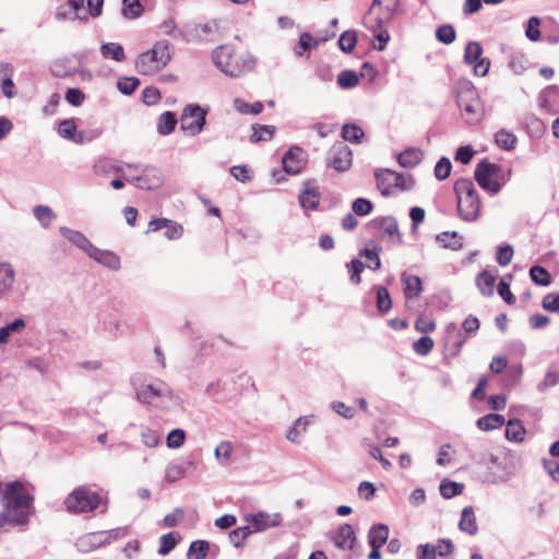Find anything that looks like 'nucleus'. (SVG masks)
<instances>
[{
    "mask_svg": "<svg viewBox=\"0 0 559 559\" xmlns=\"http://www.w3.org/2000/svg\"><path fill=\"white\" fill-rule=\"evenodd\" d=\"M186 440V432L180 428L173 429L167 438L166 443L169 449H179Z\"/></svg>",
    "mask_w": 559,
    "mask_h": 559,
    "instance_id": "e2e57ef3",
    "label": "nucleus"
},
{
    "mask_svg": "<svg viewBox=\"0 0 559 559\" xmlns=\"http://www.w3.org/2000/svg\"><path fill=\"white\" fill-rule=\"evenodd\" d=\"M342 136L345 141L359 143L364 136V130L356 124H345L342 130Z\"/></svg>",
    "mask_w": 559,
    "mask_h": 559,
    "instance_id": "bf43d9fd",
    "label": "nucleus"
},
{
    "mask_svg": "<svg viewBox=\"0 0 559 559\" xmlns=\"http://www.w3.org/2000/svg\"><path fill=\"white\" fill-rule=\"evenodd\" d=\"M1 499L4 510L0 513V527L8 523L22 525L28 522L33 513V497L21 481L8 483Z\"/></svg>",
    "mask_w": 559,
    "mask_h": 559,
    "instance_id": "f257e3e1",
    "label": "nucleus"
},
{
    "mask_svg": "<svg viewBox=\"0 0 559 559\" xmlns=\"http://www.w3.org/2000/svg\"><path fill=\"white\" fill-rule=\"evenodd\" d=\"M503 424H504V417L499 414H488V415L480 417L477 420V427L484 431L497 429V428L503 426Z\"/></svg>",
    "mask_w": 559,
    "mask_h": 559,
    "instance_id": "f704fd0d",
    "label": "nucleus"
},
{
    "mask_svg": "<svg viewBox=\"0 0 559 559\" xmlns=\"http://www.w3.org/2000/svg\"><path fill=\"white\" fill-rule=\"evenodd\" d=\"M75 545L81 552H88L105 546L100 532H93L81 536Z\"/></svg>",
    "mask_w": 559,
    "mask_h": 559,
    "instance_id": "b1692460",
    "label": "nucleus"
},
{
    "mask_svg": "<svg viewBox=\"0 0 559 559\" xmlns=\"http://www.w3.org/2000/svg\"><path fill=\"white\" fill-rule=\"evenodd\" d=\"M312 417L313 416H301L297 418L286 433L287 440L293 443L300 444L301 437L307 431V427Z\"/></svg>",
    "mask_w": 559,
    "mask_h": 559,
    "instance_id": "5701e85b",
    "label": "nucleus"
},
{
    "mask_svg": "<svg viewBox=\"0 0 559 559\" xmlns=\"http://www.w3.org/2000/svg\"><path fill=\"white\" fill-rule=\"evenodd\" d=\"M317 45L318 40L313 39L310 33H302L299 37L298 48H295V53L300 57L304 51H308Z\"/></svg>",
    "mask_w": 559,
    "mask_h": 559,
    "instance_id": "69168bd1",
    "label": "nucleus"
},
{
    "mask_svg": "<svg viewBox=\"0 0 559 559\" xmlns=\"http://www.w3.org/2000/svg\"><path fill=\"white\" fill-rule=\"evenodd\" d=\"M170 60V43L167 39H159L151 49L138 56L135 68L141 74L153 75L165 68Z\"/></svg>",
    "mask_w": 559,
    "mask_h": 559,
    "instance_id": "39448f33",
    "label": "nucleus"
},
{
    "mask_svg": "<svg viewBox=\"0 0 559 559\" xmlns=\"http://www.w3.org/2000/svg\"><path fill=\"white\" fill-rule=\"evenodd\" d=\"M423 159V152L419 148H407L400 153L397 162L402 167L413 168Z\"/></svg>",
    "mask_w": 559,
    "mask_h": 559,
    "instance_id": "7c9ffc66",
    "label": "nucleus"
},
{
    "mask_svg": "<svg viewBox=\"0 0 559 559\" xmlns=\"http://www.w3.org/2000/svg\"><path fill=\"white\" fill-rule=\"evenodd\" d=\"M402 282L405 286L404 295L407 299L417 297L423 290L421 280L417 275H408L404 273L402 274Z\"/></svg>",
    "mask_w": 559,
    "mask_h": 559,
    "instance_id": "c85d7f7f",
    "label": "nucleus"
},
{
    "mask_svg": "<svg viewBox=\"0 0 559 559\" xmlns=\"http://www.w3.org/2000/svg\"><path fill=\"white\" fill-rule=\"evenodd\" d=\"M33 213L44 228H48L55 218L52 210L46 205H36L33 209Z\"/></svg>",
    "mask_w": 559,
    "mask_h": 559,
    "instance_id": "a19ab883",
    "label": "nucleus"
},
{
    "mask_svg": "<svg viewBox=\"0 0 559 559\" xmlns=\"http://www.w3.org/2000/svg\"><path fill=\"white\" fill-rule=\"evenodd\" d=\"M94 173L98 176H108L111 174L119 175L120 177H128L123 166L118 164L116 160L107 157L98 158L94 166Z\"/></svg>",
    "mask_w": 559,
    "mask_h": 559,
    "instance_id": "a211bd4d",
    "label": "nucleus"
},
{
    "mask_svg": "<svg viewBox=\"0 0 559 559\" xmlns=\"http://www.w3.org/2000/svg\"><path fill=\"white\" fill-rule=\"evenodd\" d=\"M483 48L478 41H469L464 50V61L467 64H474L481 58Z\"/></svg>",
    "mask_w": 559,
    "mask_h": 559,
    "instance_id": "37998d69",
    "label": "nucleus"
},
{
    "mask_svg": "<svg viewBox=\"0 0 559 559\" xmlns=\"http://www.w3.org/2000/svg\"><path fill=\"white\" fill-rule=\"evenodd\" d=\"M207 111L197 104H189L185 107L180 122L181 129L190 135H197L204 129Z\"/></svg>",
    "mask_w": 559,
    "mask_h": 559,
    "instance_id": "9d476101",
    "label": "nucleus"
},
{
    "mask_svg": "<svg viewBox=\"0 0 559 559\" xmlns=\"http://www.w3.org/2000/svg\"><path fill=\"white\" fill-rule=\"evenodd\" d=\"M451 162L448 157H441L435 166V176L438 180H444L450 176Z\"/></svg>",
    "mask_w": 559,
    "mask_h": 559,
    "instance_id": "774afa93",
    "label": "nucleus"
},
{
    "mask_svg": "<svg viewBox=\"0 0 559 559\" xmlns=\"http://www.w3.org/2000/svg\"><path fill=\"white\" fill-rule=\"evenodd\" d=\"M177 122L178 120L174 112L165 111L158 118L157 132L162 135H168L174 132Z\"/></svg>",
    "mask_w": 559,
    "mask_h": 559,
    "instance_id": "2f4dec72",
    "label": "nucleus"
},
{
    "mask_svg": "<svg viewBox=\"0 0 559 559\" xmlns=\"http://www.w3.org/2000/svg\"><path fill=\"white\" fill-rule=\"evenodd\" d=\"M26 328V321L23 318H16L12 322L0 328V346L7 345L11 337L22 334Z\"/></svg>",
    "mask_w": 559,
    "mask_h": 559,
    "instance_id": "4be33fe9",
    "label": "nucleus"
},
{
    "mask_svg": "<svg viewBox=\"0 0 559 559\" xmlns=\"http://www.w3.org/2000/svg\"><path fill=\"white\" fill-rule=\"evenodd\" d=\"M453 189L457 199L460 217L465 222L476 221L480 212V200L472 180L457 179Z\"/></svg>",
    "mask_w": 559,
    "mask_h": 559,
    "instance_id": "423d86ee",
    "label": "nucleus"
},
{
    "mask_svg": "<svg viewBox=\"0 0 559 559\" xmlns=\"http://www.w3.org/2000/svg\"><path fill=\"white\" fill-rule=\"evenodd\" d=\"M50 70L56 78H68L78 72V67L74 64L73 58L62 57L51 63Z\"/></svg>",
    "mask_w": 559,
    "mask_h": 559,
    "instance_id": "aec40b11",
    "label": "nucleus"
},
{
    "mask_svg": "<svg viewBox=\"0 0 559 559\" xmlns=\"http://www.w3.org/2000/svg\"><path fill=\"white\" fill-rule=\"evenodd\" d=\"M459 527L462 532L469 535H475L477 533L478 526L476 524V516L473 507L468 506L462 510Z\"/></svg>",
    "mask_w": 559,
    "mask_h": 559,
    "instance_id": "bb28decb",
    "label": "nucleus"
},
{
    "mask_svg": "<svg viewBox=\"0 0 559 559\" xmlns=\"http://www.w3.org/2000/svg\"><path fill=\"white\" fill-rule=\"evenodd\" d=\"M530 275L532 281L540 286H548L551 282L549 273L543 266H532L530 270Z\"/></svg>",
    "mask_w": 559,
    "mask_h": 559,
    "instance_id": "5fc2aeb1",
    "label": "nucleus"
},
{
    "mask_svg": "<svg viewBox=\"0 0 559 559\" xmlns=\"http://www.w3.org/2000/svg\"><path fill=\"white\" fill-rule=\"evenodd\" d=\"M389 174H393V171L385 169L383 171L376 173L377 186L383 195H389L393 188V180L388 176Z\"/></svg>",
    "mask_w": 559,
    "mask_h": 559,
    "instance_id": "3c124183",
    "label": "nucleus"
},
{
    "mask_svg": "<svg viewBox=\"0 0 559 559\" xmlns=\"http://www.w3.org/2000/svg\"><path fill=\"white\" fill-rule=\"evenodd\" d=\"M377 308L381 313H385L392 308L390 293L383 286L377 287Z\"/></svg>",
    "mask_w": 559,
    "mask_h": 559,
    "instance_id": "8fccbe9b",
    "label": "nucleus"
},
{
    "mask_svg": "<svg viewBox=\"0 0 559 559\" xmlns=\"http://www.w3.org/2000/svg\"><path fill=\"white\" fill-rule=\"evenodd\" d=\"M102 538L104 540V545L110 544L115 540L121 539L128 535L127 527H117L109 531H99Z\"/></svg>",
    "mask_w": 559,
    "mask_h": 559,
    "instance_id": "338daca9",
    "label": "nucleus"
},
{
    "mask_svg": "<svg viewBox=\"0 0 559 559\" xmlns=\"http://www.w3.org/2000/svg\"><path fill=\"white\" fill-rule=\"evenodd\" d=\"M178 540L179 535L175 532L163 535L160 537L158 554L163 556L169 554L176 547Z\"/></svg>",
    "mask_w": 559,
    "mask_h": 559,
    "instance_id": "864d4df0",
    "label": "nucleus"
},
{
    "mask_svg": "<svg viewBox=\"0 0 559 559\" xmlns=\"http://www.w3.org/2000/svg\"><path fill=\"white\" fill-rule=\"evenodd\" d=\"M57 132L61 138L72 141L76 133L75 120L71 118L59 121Z\"/></svg>",
    "mask_w": 559,
    "mask_h": 559,
    "instance_id": "09e8293b",
    "label": "nucleus"
},
{
    "mask_svg": "<svg viewBox=\"0 0 559 559\" xmlns=\"http://www.w3.org/2000/svg\"><path fill=\"white\" fill-rule=\"evenodd\" d=\"M11 75V67L9 64H0V81H1V90L5 97L13 98L14 93V83Z\"/></svg>",
    "mask_w": 559,
    "mask_h": 559,
    "instance_id": "473e14b6",
    "label": "nucleus"
},
{
    "mask_svg": "<svg viewBox=\"0 0 559 559\" xmlns=\"http://www.w3.org/2000/svg\"><path fill=\"white\" fill-rule=\"evenodd\" d=\"M527 63L528 61L525 56L523 53L516 52L511 55L509 60V68L514 74L521 75L526 71Z\"/></svg>",
    "mask_w": 559,
    "mask_h": 559,
    "instance_id": "603ef678",
    "label": "nucleus"
},
{
    "mask_svg": "<svg viewBox=\"0 0 559 559\" xmlns=\"http://www.w3.org/2000/svg\"><path fill=\"white\" fill-rule=\"evenodd\" d=\"M103 133V129L102 128H96V129H93V130H88V131H78L76 130V133L74 134V138L72 139V142H74L75 144H84V143H88V142H92L93 140L99 138Z\"/></svg>",
    "mask_w": 559,
    "mask_h": 559,
    "instance_id": "052dcab7",
    "label": "nucleus"
},
{
    "mask_svg": "<svg viewBox=\"0 0 559 559\" xmlns=\"http://www.w3.org/2000/svg\"><path fill=\"white\" fill-rule=\"evenodd\" d=\"M141 440L147 448H156L160 442V435L157 430L143 427L141 431Z\"/></svg>",
    "mask_w": 559,
    "mask_h": 559,
    "instance_id": "680f3d73",
    "label": "nucleus"
},
{
    "mask_svg": "<svg viewBox=\"0 0 559 559\" xmlns=\"http://www.w3.org/2000/svg\"><path fill=\"white\" fill-rule=\"evenodd\" d=\"M126 167L138 173L126 177V181L134 185L136 188L152 190L160 187L163 183V174L155 166L127 164Z\"/></svg>",
    "mask_w": 559,
    "mask_h": 559,
    "instance_id": "6e6552de",
    "label": "nucleus"
},
{
    "mask_svg": "<svg viewBox=\"0 0 559 559\" xmlns=\"http://www.w3.org/2000/svg\"><path fill=\"white\" fill-rule=\"evenodd\" d=\"M186 476V468L181 463L171 462L165 471V480L169 484L175 483Z\"/></svg>",
    "mask_w": 559,
    "mask_h": 559,
    "instance_id": "79ce46f5",
    "label": "nucleus"
},
{
    "mask_svg": "<svg viewBox=\"0 0 559 559\" xmlns=\"http://www.w3.org/2000/svg\"><path fill=\"white\" fill-rule=\"evenodd\" d=\"M397 5L399 0H373L362 17L364 26L373 34L378 41L373 45L378 51L384 50L390 40V34L384 25L392 20Z\"/></svg>",
    "mask_w": 559,
    "mask_h": 559,
    "instance_id": "f03ea898",
    "label": "nucleus"
},
{
    "mask_svg": "<svg viewBox=\"0 0 559 559\" xmlns=\"http://www.w3.org/2000/svg\"><path fill=\"white\" fill-rule=\"evenodd\" d=\"M320 202L318 189L308 182L305 190L299 194V203L305 210H314Z\"/></svg>",
    "mask_w": 559,
    "mask_h": 559,
    "instance_id": "393cba45",
    "label": "nucleus"
},
{
    "mask_svg": "<svg viewBox=\"0 0 559 559\" xmlns=\"http://www.w3.org/2000/svg\"><path fill=\"white\" fill-rule=\"evenodd\" d=\"M433 348V340L429 336H421L413 343V349L420 356L428 355Z\"/></svg>",
    "mask_w": 559,
    "mask_h": 559,
    "instance_id": "0e129e2a",
    "label": "nucleus"
},
{
    "mask_svg": "<svg viewBox=\"0 0 559 559\" xmlns=\"http://www.w3.org/2000/svg\"><path fill=\"white\" fill-rule=\"evenodd\" d=\"M132 385L136 400L142 404L168 408L178 405L180 402L173 389L164 381L156 380L152 383H138L136 378H132Z\"/></svg>",
    "mask_w": 559,
    "mask_h": 559,
    "instance_id": "7ed1b4c3",
    "label": "nucleus"
},
{
    "mask_svg": "<svg viewBox=\"0 0 559 559\" xmlns=\"http://www.w3.org/2000/svg\"><path fill=\"white\" fill-rule=\"evenodd\" d=\"M282 162L286 173L297 175L306 164V154L302 148L295 146L283 156Z\"/></svg>",
    "mask_w": 559,
    "mask_h": 559,
    "instance_id": "4468645a",
    "label": "nucleus"
},
{
    "mask_svg": "<svg viewBox=\"0 0 559 559\" xmlns=\"http://www.w3.org/2000/svg\"><path fill=\"white\" fill-rule=\"evenodd\" d=\"M252 129H253V132L250 136V141L253 143H257L260 141H269L272 139V136L275 132V127H273V126L254 124L252 127Z\"/></svg>",
    "mask_w": 559,
    "mask_h": 559,
    "instance_id": "ea45409f",
    "label": "nucleus"
},
{
    "mask_svg": "<svg viewBox=\"0 0 559 559\" xmlns=\"http://www.w3.org/2000/svg\"><path fill=\"white\" fill-rule=\"evenodd\" d=\"M455 29L450 24L441 25L436 31V38L445 45H450L455 40Z\"/></svg>",
    "mask_w": 559,
    "mask_h": 559,
    "instance_id": "13d9d810",
    "label": "nucleus"
},
{
    "mask_svg": "<svg viewBox=\"0 0 559 559\" xmlns=\"http://www.w3.org/2000/svg\"><path fill=\"white\" fill-rule=\"evenodd\" d=\"M59 231L62 237L84 251L86 254H88V252H91L94 247V245L81 231L73 230L68 227H60Z\"/></svg>",
    "mask_w": 559,
    "mask_h": 559,
    "instance_id": "6ab92c4d",
    "label": "nucleus"
},
{
    "mask_svg": "<svg viewBox=\"0 0 559 559\" xmlns=\"http://www.w3.org/2000/svg\"><path fill=\"white\" fill-rule=\"evenodd\" d=\"M437 240L441 242L444 248L452 250H457L463 246L462 236H460L456 231H443L437 236Z\"/></svg>",
    "mask_w": 559,
    "mask_h": 559,
    "instance_id": "c9c22d12",
    "label": "nucleus"
},
{
    "mask_svg": "<svg viewBox=\"0 0 559 559\" xmlns=\"http://www.w3.org/2000/svg\"><path fill=\"white\" fill-rule=\"evenodd\" d=\"M102 56L107 60L122 62L126 60V52L122 45L118 43H105L99 48Z\"/></svg>",
    "mask_w": 559,
    "mask_h": 559,
    "instance_id": "cd10ccee",
    "label": "nucleus"
},
{
    "mask_svg": "<svg viewBox=\"0 0 559 559\" xmlns=\"http://www.w3.org/2000/svg\"><path fill=\"white\" fill-rule=\"evenodd\" d=\"M213 61L222 72L231 78H239L253 70L255 66L250 55L236 56L229 45L219 46L213 53Z\"/></svg>",
    "mask_w": 559,
    "mask_h": 559,
    "instance_id": "20e7f679",
    "label": "nucleus"
},
{
    "mask_svg": "<svg viewBox=\"0 0 559 559\" xmlns=\"http://www.w3.org/2000/svg\"><path fill=\"white\" fill-rule=\"evenodd\" d=\"M497 272L485 270L476 277V285L484 296H491L493 294V286L496 283Z\"/></svg>",
    "mask_w": 559,
    "mask_h": 559,
    "instance_id": "a878e982",
    "label": "nucleus"
},
{
    "mask_svg": "<svg viewBox=\"0 0 559 559\" xmlns=\"http://www.w3.org/2000/svg\"><path fill=\"white\" fill-rule=\"evenodd\" d=\"M210 545L205 540L192 542L187 557L188 559H204L209 552Z\"/></svg>",
    "mask_w": 559,
    "mask_h": 559,
    "instance_id": "c03bdc74",
    "label": "nucleus"
},
{
    "mask_svg": "<svg viewBox=\"0 0 559 559\" xmlns=\"http://www.w3.org/2000/svg\"><path fill=\"white\" fill-rule=\"evenodd\" d=\"M140 85V80L134 76H123L117 82V87L123 95H131Z\"/></svg>",
    "mask_w": 559,
    "mask_h": 559,
    "instance_id": "6e6d98bb",
    "label": "nucleus"
},
{
    "mask_svg": "<svg viewBox=\"0 0 559 559\" xmlns=\"http://www.w3.org/2000/svg\"><path fill=\"white\" fill-rule=\"evenodd\" d=\"M389 538V528L384 524L373 525L368 533L370 546L382 547Z\"/></svg>",
    "mask_w": 559,
    "mask_h": 559,
    "instance_id": "c756f323",
    "label": "nucleus"
},
{
    "mask_svg": "<svg viewBox=\"0 0 559 559\" xmlns=\"http://www.w3.org/2000/svg\"><path fill=\"white\" fill-rule=\"evenodd\" d=\"M357 44V33L355 31H345L342 33L338 39V47L340 49L345 52L349 53L353 51Z\"/></svg>",
    "mask_w": 559,
    "mask_h": 559,
    "instance_id": "a18cd8bd",
    "label": "nucleus"
},
{
    "mask_svg": "<svg viewBox=\"0 0 559 559\" xmlns=\"http://www.w3.org/2000/svg\"><path fill=\"white\" fill-rule=\"evenodd\" d=\"M16 272L7 261L0 262V300L7 299L14 289Z\"/></svg>",
    "mask_w": 559,
    "mask_h": 559,
    "instance_id": "ddd939ff",
    "label": "nucleus"
},
{
    "mask_svg": "<svg viewBox=\"0 0 559 559\" xmlns=\"http://www.w3.org/2000/svg\"><path fill=\"white\" fill-rule=\"evenodd\" d=\"M495 141L500 148L511 151L515 147L516 136L512 132L501 129L495 134Z\"/></svg>",
    "mask_w": 559,
    "mask_h": 559,
    "instance_id": "4c0bfd02",
    "label": "nucleus"
},
{
    "mask_svg": "<svg viewBox=\"0 0 559 559\" xmlns=\"http://www.w3.org/2000/svg\"><path fill=\"white\" fill-rule=\"evenodd\" d=\"M87 255L99 264L114 271H118L121 266L119 255L109 250H103L94 246Z\"/></svg>",
    "mask_w": 559,
    "mask_h": 559,
    "instance_id": "f3484780",
    "label": "nucleus"
},
{
    "mask_svg": "<svg viewBox=\"0 0 559 559\" xmlns=\"http://www.w3.org/2000/svg\"><path fill=\"white\" fill-rule=\"evenodd\" d=\"M353 163L350 148L344 143L333 145L330 152L329 165L336 171H346Z\"/></svg>",
    "mask_w": 559,
    "mask_h": 559,
    "instance_id": "f8f14e48",
    "label": "nucleus"
},
{
    "mask_svg": "<svg viewBox=\"0 0 559 559\" xmlns=\"http://www.w3.org/2000/svg\"><path fill=\"white\" fill-rule=\"evenodd\" d=\"M246 520L251 523L255 532H262L278 526L282 522V515L280 513L259 512L249 514Z\"/></svg>",
    "mask_w": 559,
    "mask_h": 559,
    "instance_id": "2eb2a0df",
    "label": "nucleus"
},
{
    "mask_svg": "<svg viewBox=\"0 0 559 559\" xmlns=\"http://www.w3.org/2000/svg\"><path fill=\"white\" fill-rule=\"evenodd\" d=\"M159 33L163 35L170 36L173 38H177L178 36H181V31L178 29V24L175 20V17L170 16L166 20H164L158 25Z\"/></svg>",
    "mask_w": 559,
    "mask_h": 559,
    "instance_id": "4d7b16f0",
    "label": "nucleus"
},
{
    "mask_svg": "<svg viewBox=\"0 0 559 559\" xmlns=\"http://www.w3.org/2000/svg\"><path fill=\"white\" fill-rule=\"evenodd\" d=\"M371 224L379 228L383 236L392 238L396 245H402L403 239L399 230V224L393 216H382L374 218Z\"/></svg>",
    "mask_w": 559,
    "mask_h": 559,
    "instance_id": "dca6fc26",
    "label": "nucleus"
},
{
    "mask_svg": "<svg viewBox=\"0 0 559 559\" xmlns=\"http://www.w3.org/2000/svg\"><path fill=\"white\" fill-rule=\"evenodd\" d=\"M457 106L467 123H475L480 119V104L476 90L471 81L459 82Z\"/></svg>",
    "mask_w": 559,
    "mask_h": 559,
    "instance_id": "0eeeda50",
    "label": "nucleus"
},
{
    "mask_svg": "<svg viewBox=\"0 0 559 559\" xmlns=\"http://www.w3.org/2000/svg\"><path fill=\"white\" fill-rule=\"evenodd\" d=\"M99 502L98 493L85 486L75 488L64 500L67 511L74 514L92 512Z\"/></svg>",
    "mask_w": 559,
    "mask_h": 559,
    "instance_id": "1a4fd4ad",
    "label": "nucleus"
},
{
    "mask_svg": "<svg viewBox=\"0 0 559 559\" xmlns=\"http://www.w3.org/2000/svg\"><path fill=\"white\" fill-rule=\"evenodd\" d=\"M525 428L518 419H510L506 427V438L510 441L521 442L525 436Z\"/></svg>",
    "mask_w": 559,
    "mask_h": 559,
    "instance_id": "72a5a7b5",
    "label": "nucleus"
},
{
    "mask_svg": "<svg viewBox=\"0 0 559 559\" xmlns=\"http://www.w3.org/2000/svg\"><path fill=\"white\" fill-rule=\"evenodd\" d=\"M463 488V484L444 479L440 484V493L443 498L450 499L462 493Z\"/></svg>",
    "mask_w": 559,
    "mask_h": 559,
    "instance_id": "49530a36",
    "label": "nucleus"
},
{
    "mask_svg": "<svg viewBox=\"0 0 559 559\" xmlns=\"http://www.w3.org/2000/svg\"><path fill=\"white\" fill-rule=\"evenodd\" d=\"M143 10L140 0H122V15L128 20L140 17Z\"/></svg>",
    "mask_w": 559,
    "mask_h": 559,
    "instance_id": "e433bc0d",
    "label": "nucleus"
},
{
    "mask_svg": "<svg viewBox=\"0 0 559 559\" xmlns=\"http://www.w3.org/2000/svg\"><path fill=\"white\" fill-rule=\"evenodd\" d=\"M499 170L500 167L497 164L484 159L476 166L475 180L484 190L497 194L501 190V185L492 177H496Z\"/></svg>",
    "mask_w": 559,
    "mask_h": 559,
    "instance_id": "9b49d317",
    "label": "nucleus"
},
{
    "mask_svg": "<svg viewBox=\"0 0 559 559\" xmlns=\"http://www.w3.org/2000/svg\"><path fill=\"white\" fill-rule=\"evenodd\" d=\"M359 84V76L353 70H343L337 75V85L343 90H350Z\"/></svg>",
    "mask_w": 559,
    "mask_h": 559,
    "instance_id": "58836bf2",
    "label": "nucleus"
},
{
    "mask_svg": "<svg viewBox=\"0 0 559 559\" xmlns=\"http://www.w3.org/2000/svg\"><path fill=\"white\" fill-rule=\"evenodd\" d=\"M233 444L229 441L219 442L214 450V456L222 465H226L229 462Z\"/></svg>",
    "mask_w": 559,
    "mask_h": 559,
    "instance_id": "de8ad7c7",
    "label": "nucleus"
},
{
    "mask_svg": "<svg viewBox=\"0 0 559 559\" xmlns=\"http://www.w3.org/2000/svg\"><path fill=\"white\" fill-rule=\"evenodd\" d=\"M355 540V533L349 524H343L333 537L334 545L341 549H353Z\"/></svg>",
    "mask_w": 559,
    "mask_h": 559,
    "instance_id": "412c9836",
    "label": "nucleus"
}]
</instances>
